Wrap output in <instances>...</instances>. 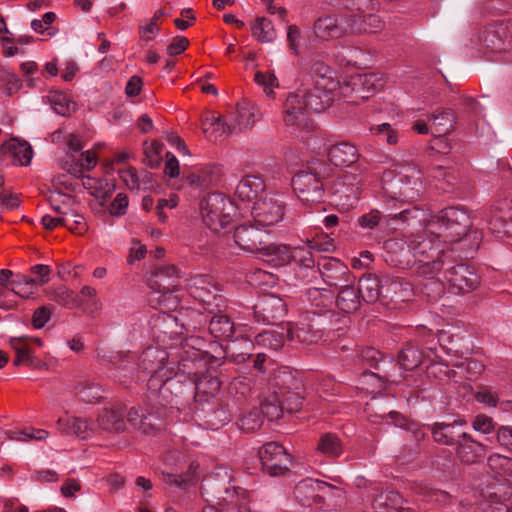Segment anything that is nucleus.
<instances>
[{
    "mask_svg": "<svg viewBox=\"0 0 512 512\" xmlns=\"http://www.w3.org/2000/svg\"><path fill=\"white\" fill-rule=\"evenodd\" d=\"M384 279H380L376 275L367 274L362 276L358 282L363 301L367 304H374L377 301L382 303Z\"/></svg>",
    "mask_w": 512,
    "mask_h": 512,
    "instance_id": "58836bf2",
    "label": "nucleus"
},
{
    "mask_svg": "<svg viewBox=\"0 0 512 512\" xmlns=\"http://www.w3.org/2000/svg\"><path fill=\"white\" fill-rule=\"evenodd\" d=\"M316 452L326 458L336 459L344 452L343 441L336 433H323L317 441Z\"/></svg>",
    "mask_w": 512,
    "mask_h": 512,
    "instance_id": "a18cd8bd",
    "label": "nucleus"
},
{
    "mask_svg": "<svg viewBox=\"0 0 512 512\" xmlns=\"http://www.w3.org/2000/svg\"><path fill=\"white\" fill-rule=\"evenodd\" d=\"M1 150L4 153H9L21 166H26L31 162L33 151L31 145L26 141L21 142L12 138L2 145Z\"/></svg>",
    "mask_w": 512,
    "mask_h": 512,
    "instance_id": "603ef678",
    "label": "nucleus"
},
{
    "mask_svg": "<svg viewBox=\"0 0 512 512\" xmlns=\"http://www.w3.org/2000/svg\"><path fill=\"white\" fill-rule=\"evenodd\" d=\"M258 456L262 470L270 476H282L290 470L292 456L278 442L265 443L260 447Z\"/></svg>",
    "mask_w": 512,
    "mask_h": 512,
    "instance_id": "9d476101",
    "label": "nucleus"
},
{
    "mask_svg": "<svg viewBox=\"0 0 512 512\" xmlns=\"http://www.w3.org/2000/svg\"><path fill=\"white\" fill-rule=\"evenodd\" d=\"M198 468V464L191 463L187 472L183 474H172V473H162V480L165 484L175 485L179 488H186L192 484H195L197 481L196 470Z\"/></svg>",
    "mask_w": 512,
    "mask_h": 512,
    "instance_id": "4d7b16f0",
    "label": "nucleus"
},
{
    "mask_svg": "<svg viewBox=\"0 0 512 512\" xmlns=\"http://www.w3.org/2000/svg\"><path fill=\"white\" fill-rule=\"evenodd\" d=\"M333 91H326L315 86L310 90H298L293 94L300 97V102L305 104L306 110L312 115L313 112L324 111L331 105Z\"/></svg>",
    "mask_w": 512,
    "mask_h": 512,
    "instance_id": "c756f323",
    "label": "nucleus"
},
{
    "mask_svg": "<svg viewBox=\"0 0 512 512\" xmlns=\"http://www.w3.org/2000/svg\"><path fill=\"white\" fill-rule=\"evenodd\" d=\"M224 176L222 166L218 164H208L196 172H191L186 176L187 182L196 188H208L217 186Z\"/></svg>",
    "mask_w": 512,
    "mask_h": 512,
    "instance_id": "c85d7f7f",
    "label": "nucleus"
},
{
    "mask_svg": "<svg viewBox=\"0 0 512 512\" xmlns=\"http://www.w3.org/2000/svg\"><path fill=\"white\" fill-rule=\"evenodd\" d=\"M102 363L112 365L116 374H119V377L132 375L137 366L135 357L130 352H111L108 355L104 354L102 356ZM117 376L118 375H115V377Z\"/></svg>",
    "mask_w": 512,
    "mask_h": 512,
    "instance_id": "79ce46f5",
    "label": "nucleus"
},
{
    "mask_svg": "<svg viewBox=\"0 0 512 512\" xmlns=\"http://www.w3.org/2000/svg\"><path fill=\"white\" fill-rule=\"evenodd\" d=\"M166 419L167 414L154 404L144 410L133 407L127 412V421L145 434L159 431Z\"/></svg>",
    "mask_w": 512,
    "mask_h": 512,
    "instance_id": "4468645a",
    "label": "nucleus"
},
{
    "mask_svg": "<svg viewBox=\"0 0 512 512\" xmlns=\"http://www.w3.org/2000/svg\"><path fill=\"white\" fill-rule=\"evenodd\" d=\"M255 122L256 115L254 112V106L247 101L237 104L235 116L236 127H238L239 130L249 129L255 124Z\"/></svg>",
    "mask_w": 512,
    "mask_h": 512,
    "instance_id": "e2e57ef3",
    "label": "nucleus"
},
{
    "mask_svg": "<svg viewBox=\"0 0 512 512\" xmlns=\"http://www.w3.org/2000/svg\"><path fill=\"white\" fill-rule=\"evenodd\" d=\"M274 392H285V390H303V381L297 376L296 372L284 368L279 370L274 376Z\"/></svg>",
    "mask_w": 512,
    "mask_h": 512,
    "instance_id": "864d4df0",
    "label": "nucleus"
},
{
    "mask_svg": "<svg viewBox=\"0 0 512 512\" xmlns=\"http://www.w3.org/2000/svg\"><path fill=\"white\" fill-rule=\"evenodd\" d=\"M313 30L315 36L324 41L350 34L348 13L321 16L315 20Z\"/></svg>",
    "mask_w": 512,
    "mask_h": 512,
    "instance_id": "2eb2a0df",
    "label": "nucleus"
},
{
    "mask_svg": "<svg viewBox=\"0 0 512 512\" xmlns=\"http://www.w3.org/2000/svg\"><path fill=\"white\" fill-rule=\"evenodd\" d=\"M512 492H505L504 495H500L498 491L489 494V500L483 501L477 508V512H507L509 511L508 505L505 503Z\"/></svg>",
    "mask_w": 512,
    "mask_h": 512,
    "instance_id": "bf43d9fd",
    "label": "nucleus"
},
{
    "mask_svg": "<svg viewBox=\"0 0 512 512\" xmlns=\"http://www.w3.org/2000/svg\"><path fill=\"white\" fill-rule=\"evenodd\" d=\"M252 216L255 224L258 226H273L282 220L284 216V204L273 196L265 197L254 203Z\"/></svg>",
    "mask_w": 512,
    "mask_h": 512,
    "instance_id": "a211bd4d",
    "label": "nucleus"
},
{
    "mask_svg": "<svg viewBox=\"0 0 512 512\" xmlns=\"http://www.w3.org/2000/svg\"><path fill=\"white\" fill-rule=\"evenodd\" d=\"M72 164L68 169V172L76 176L77 178H83L85 171H90L97 164V158L95 153L90 152L89 150L86 152H82L78 158L74 155H71Z\"/></svg>",
    "mask_w": 512,
    "mask_h": 512,
    "instance_id": "6e6d98bb",
    "label": "nucleus"
},
{
    "mask_svg": "<svg viewBox=\"0 0 512 512\" xmlns=\"http://www.w3.org/2000/svg\"><path fill=\"white\" fill-rule=\"evenodd\" d=\"M404 178L405 181H403L401 190V202L413 201L423 192V182L420 172L412 170L410 174H404Z\"/></svg>",
    "mask_w": 512,
    "mask_h": 512,
    "instance_id": "5fc2aeb1",
    "label": "nucleus"
},
{
    "mask_svg": "<svg viewBox=\"0 0 512 512\" xmlns=\"http://www.w3.org/2000/svg\"><path fill=\"white\" fill-rule=\"evenodd\" d=\"M385 261L396 268L406 269L413 266L410 240L391 238L384 242Z\"/></svg>",
    "mask_w": 512,
    "mask_h": 512,
    "instance_id": "aec40b11",
    "label": "nucleus"
},
{
    "mask_svg": "<svg viewBox=\"0 0 512 512\" xmlns=\"http://www.w3.org/2000/svg\"><path fill=\"white\" fill-rule=\"evenodd\" d=\"M423 266L421 272L431 275L437 269L442 270L443 279L455 294L472 292L480 283V277L474 267L458 261L453 249H447L438 256V262Z\"/></svg>",
    "mask_w": 512,
    "mask_h": 512,
    "instance_id": "f257e3e1",
    "label": "nucleus"
},
{
    "mask_svg": "<svg viewBox=\"0 0 512 512\" xmlns=\"http://www.w3.org/2000/svg\"><path fill=\"white\" fill-rule=\"evenodd\" d=\"M419 277L418 286L421 293L427 296L429 301H437L445 293V279L442 276V270L437 269L431 275H417Z\"/></svg>",
    "mask_w": 512,
    "mask_h": 512,
    "instance_id": "4c0bfd02",
    "label": "nucleus"
},
{
    "mask_svg": "<svg viewBox=\"0 0 512 512\" xmlns=\"http://www.w3.org/2000/svg\"><path fill=\"white\" fill-rule=\"evenodd\" d=\"M265 191L264 180L258 175L244 176L235 189V195L242 201H253Z\"/></svg>",
    "mask_w": 512,
    "mask_h": 512,
    "instance_id": "ea45409f",
    "label": "nucleus"
},
{
    "mask_svg": "<svg viewBox=\"0 0 512 512\" xmlns=\"http://www.w3.org/2000/svg\"><path fill=\"white\" fill-rule=\"evenodd\" d=\"M309 74L315 86L326 91H334L338 82L334 79L333 69L325 62L312 59L309 68Z\"/></svg>",
    "mask_w": 512,
    "mask_h": 512,
    "instance_id": "72a5a7b5",
    "label": "nucleus"
},
{
    "mask_svg": "<svg viewBox=\"0 0 512 512\" xmlns=\"http://www.w3.org/2000/svg\"><path fill=\"white\" fill-rule=\"evenodd\" d=\"M194 330H207L211 339L218 342H234L238 340V329L232 319L221 312L202 314L191 309L188 323Z\"/></svg>",
    "mask_w": 512,
    "mask_h": 512,
    "instance_id": "0eeeda50",
    "label": "nucleus"
},
{
    "mask_svg": "<svg viewBox=\"0 0 512 512\" xmlns=\"http://www.w3.org/2000/svg\"><path fill=\"white\" fill-rule=\"evenodd\" d=\"M284 341V334L276 330H264L255 336V345L274 351L280 349Z\"/></svg>",
    "mask_w": 512,
    "mask_h": 512,
    "instance_id": "0e129e2a",
    "label": "nucleus"
},
{
    "mask_svg": "<svg viewBox=\"0 0 512 512\" xmlns=\"http://www.w3.org/2000/svg\"><path fill=\"white\" fill-rule=\"evenodd\" d=\"M318 270L323 281L328 286L337 289L343 288L348 282H355L356 280L348 266L335 258H328L318 262Z\"/></svg>",
    "mask_w": 512,
    "mask_h": 512,
    "instance_id": "f3484780",
    "label": "nucleus"
},
{
    "mask_svg": "<svg viewBox=\"0 0 512 512\" xmlns=\"http://www.w3.org/2000/svg\"><path fill=\"white\" fill-rule=\"evenodd\" d=\"M74 391L81 401L96 403L103 398L104 388L93 379H83L75 385Z\"/></svg>",
    "mask_w": 512,
    "mask_h": 512,
    "instance_id": "3c124183",
    "label": "nucleus"
},
{
    "mask_svg": "<svg viewBox=\"0 0 512 512\" xmlns=\"http://www.w3.org/2000/svg\"><path fill=\"white\" fill-rule=\"evenodd\" d=\"M348 86L357 98L368 99L384 87V81L375 73H366L352 77Z\"/></svg>",
    "mask_w": 512,
    "mask_h": 512,
    "instance_id": "cd10ccee",
    "label": "nucleus"
},
{
    "mask_svg": "<svg viewBox=\"0 0 512 512\" xmlns=\"http://www.w3.org/2000/svg\"><path fill=\"white\" fill-rule=\"evenodd\" d=\"M333 169L321 159L308 162L307 167L298 171L292 178V188L298 199L307 204H319L323 201L327 180Z\"/></svg>",
    "mask_w": 512,
    "mask_h": 512,
    "instance_id": "f03ea898",
    "label": "nucleus"
},
{
    "mask_svg": "<svg viewBox=\"0 0 512 512\" xmlns=\"http://www.w3.org/2000/svg\"><path fill=\"white\" fill-rule=\"evenodd\" d=\"M456 456L465 464H474L482 461L486 456L484 444L474 440L470 434L458 433L456 443Z\"/></svg>",
    "mask_w": 512,
    "mask_h": 512,
    "instance_id": "393cba45",
    "label": "nucleus"
},
{
    "mask_svg": "<svg viewBox=\"0 0 512 512\" xmlns=\"http://www.w3.org/2000/svg\"><path fill=\"white\" fill-rule=\"evenodd\" d=\"M149 374L147 387L151 393L153 404L167 414L169 409L178 405L177 398L183 394L181 385L183 375L178 372L174 373L173 368L160 369Z\"/></svg>",
    "mask_w": 512,
    "mask_h": 512,
    "instance_id": "20e7f679",
    "label": "nucleus"
},
{
    "mask_svg": "<svg viewBox=\"0 0 512 512\" xmlns=\"http://www.w3.org/2000/svg\"><path fill=\"white\" fill-rule=\"evenodd\" d=\"M328 159L336 167H350L358 161L359 152L355 145L340 142L329 148Z\"/></svg>",
    "mask_w": 512,
    "mask_h": 512,
    "instance_id": "2f4dec72",
    "label": "nucleus"
},
{
    "mask_svg": "<svg viewBox=\"0 0 512 512\" xmlns=\"http://www.w3.org/2000/svg\"><path fill=\"white\" fill-rule=\"evenodd\" d=\"M198 352L193 353L195 356L193 359L186 358L182 359L178 363V371L184 376L187 374L189 377V383L182 385V389L189 392H194L195 403L202 404L209 401L217 400L216 394L219 392L221 382L216 375H212L210 372H201L195 369L197 362H195ZM201 364V361H198Z\"/></svg>",
    "mask_w": 512,
    "mask_h": 512,
    "instance_id": "39448f33",
    "label": "nucleus"
},
{
    "mask_svg": "<svg viewBox=\"0 0 512 512\" xmlns=\"http://www.w3.org/2000/svg\"><path fill=\"white\" fill-rule=\"evenodd\" d=\"M178 268L167 264L159 266L149 279V286L161 294L173 293L178 287Z\"/></svg>",
    "mask_w": 512,
    "mask_h": 512,
    "instance_id": "bb28decb",
    "label": "nucleus"
},
{
    "mask_svg": "<svg viewBox=\"0 0 512 512\" xmlns=\"http://www.w3.org/2000/svg\"><path fill=\"white\" fill-rule=\"evenodd\" d=\"M200 212L204 224L212 231L219 233L232 225L236 207L230 198L214 192L201 200Z\"/></svg>",
    "mask_w": 512,
    "mask_h": 512,
    "instance_id": "423d86ee",
    "label": "nucleus"
},
{
    "mask_svg": "<svg viewBox=\"0 0 512 512\" xmlns=\"http://www.w3.org/2000/svg\"><path fill=\"white\" fill-rule=\"evenodd\" d=\"M282 114L283 122L291 133H309L315 128L312 115L296 94H288L283 104Z\"/></svg>",
    "mask_w": 512,
    "mask_h": 512,
    "instance_id": "1a4fd4ad",
    "label": "nucleus"
},
{
    "mask_svg": "<svg viewBox=\"0 0 512 512\" xmlns=\"http://www.w3.org/2000/svg\"><path fill=\"white\" fill-rule=\"evenodd\" d=\"M252 35L261 43L271 42L276 37V32L271 20L265 17L257 18L252 27Z\"/></svg>",
    "mask_w": 512,
    "mask_h": 512,
    "instance_id": "680f3d73",
    "label": "nucleus"
},
{
    "mask_svg": "<svg viewBox=\"0 0 512 512\" xmlns=\"http://www.w3.org/2000/svg\"><path fill=\"white\" fill-rule=\"evenodd\" d=\"M289 341L305 345H315L327 340V334L318 324L302 322L287 329Z\"/></svg>",
    "mask_w": 512,
    "mask_h": 512,
    "instance_id": "b1692460",
    "label": "nucleus"
},
{
    "mask_svg": "<svg viewBox=\"0 0 512 512\" xmlns=\"http://www.w3.org/2000/svg\"><path fill=\"white\" fill-rule=\"evenodd\" d=\"M480 40L483 46L493 53L505 52L511 46L508 28L503 23L485 27L481 31Z\"/></svg>",
    "mask_w": 512,
    "mask_h": 512,
    "instance_id": "a878e982",
    "label": "nucleus"
},
{
    "mask_svg": "<svg viewBox=\"0 0 512 512\" xmlns=\"http://www.w3.org/2000/svg\"><path fill=\"white\" fill-rule=\"evenodd\" d=\"M259 412L269 421H275L282 417L285 410L282 408L277 392H273L261 402Z\"/></svg>",
    "mask_w": 512,
    "mask_h": 512,
    "instance_id": "052dcab7",
    "label": "nucleus"
},
{
    "mask_svg": "<svg viewBox=\"0 0 512 512\" xmlns=\"http://www.w3.org/2000/svg\"><path fill=\"white\" fill-rule=\"evenodd\" d=\"M472 227L468 212L459 207H447L438 214L431 216L426 224V230L438 241L455 243Z\"/></svg>",
    "mask_w": 512,
    "mask_h": 512,
    "instance_id": "7ed1b4c3",
    "label": "nucleus"
},
{
    "mask_svg": "<svg viewBox=\"0 0 512 512\" xmlns=\"http://www.w3.org/2000/svg\"><path fill=\"white\" fill-rule=\"evenodd\" d=\"M233 341L234 342H227L225 346L223 344L219 345V348L222 351L221 358H224L231 363L243 364L251 358L252 354L248 351H239L236 347V343L239 342L244 344L246 350H249L253 346V342L248 338L242 337L240 334H238V340Z\"/></svg>",
    "mask_w": 512,
    "mask_h": 512,
    "instance_id": "de8ad7c7",
    "label": "nucleus"
},
{
    "mask_svg": "<svg viewBox=\"0 0 512 512\" xmlns=\"http://www.w3.org/2000/svg\"><path fill=\"white\" fill-rule=\"evenodd\" d=\"M9 343L16 353V357L13 360L15 366L24 365L30 367L34 365V351L28 343V336L11 338Z\"/></svg>",
    "mask_w": 512,
    "mask_h": 512,
    "instance_id": "8fccbe9b",
    "label": "nucleus"
},
{
    "mask_svg": "<svg viewBox=\"0 0 512 512\" xmlns=\"http://www.w3.org/2000/svg\"><path fill=\"white\" fill-rule=\"evenodd\" d=\"M125 410L122 406L104 408L97 418L98 426L106 431L120 432L125 428Z\"/></svg>",
    "mask_w": 512,
    "mask_h": 512,
    "instance_id": "37998d69",
    "label": "nucleus"
},
{
    "mask_svg": "<svg viewBox=\"0 0 512 512\" xmlns=\"http://www.w3.org/2000/svg\"><path fill=\"white\" fill-rule=\"evenodd\" d=\"M196 413L208 429L218 430L230 419L229 411L218 400L196 405Z\"/></svg>",
    "mask_w": 512,
    "mask_h": 512,
    "instance_id": "5701e85b",
    "label": "nucleus"
},
{
    "mask_svg": "<svg viewBox=\"0 0 512 512\" xmlns=\"http://www.w3.org/2000/svg\"><path fill=\"white\" fill-rule=\"evenodd\" d=\"M303 390H285V392H277V395L280 399V403L282 404V408H284L287 413H295L298 412L303 405Z\"/></svg>",
    "mask_w": 512,
    "mask_h": 512,
    "instance_id": "338daca9",
    "label": "nucleus"
},
{
    "mask_svg": "<svg viewBox=\"0 0 512 512\" xmlns=\"http://www.w3.org/2000/svg\"><path fill=\"white\" fill-rule=\"evenodd\" d=\"M52 298L56 303L68 309L77 308L82 303L80 298L72 290H69L63 285L53 290Z\"/></svg>",
    "mask_w": 512,
    "mask_h": 512,
    "instance_id": "774afa93",
    "label": "nucleus"
},
{
    "mask_svg": "<svg viewBox=\"0 0 512 512\" xmlns=\"http://www.w3.org/2000/svg\"><path fill=\"white\" fill-rule=\"evenodd\" d=\"M389 219H386V222L389 220L401 221L403 224L410 225L412 221H417L419 225L424 224L426 226L427 222V214L423 209L418 208L417 206H411L401 210L399 213L390 214Z\"/></svg>",
    "mask_w": 512,
    "mask_h": 512,
    "instance_id": "13d9d810",
    "label": "nucleus"
},
{
    "mask_svg": "<svg viewBox=\"0 0 512 512\" xmlns=\"http://www.w3.org/2000/svg\"><path fill=\"white\" fill-rule=\"evenodd\" d=\"M367 10H354L348 14L350 34L375 33L382 27L379 16L368 13Z\"/></svg>",
    "mask_w": 512,
    "mask_h": 512,
    "instance_id": "7c9ffc66",
    "label": "nucleus"
},
{
    "mask_svg": "<svg viewBox=\"0 0 512 512\" xmlns=\"http://www.w3.org/2000/svg\"><path fill=\"white\" fill-rule=\"evenodd\" d=\"M270 236L267 230L256 224H242L234 231L237 246L247 252L261 254Z\"/></svg>",
    "mask_w": 512,
    "mask_h": 512,
    "instance_id": "ddd939ff",
    "label": "nucleus"
},
{
    "mask_svg": "<svg viewBox=\"0 0 512 512\" xmlns=\"http://www.w3.org/2000/svg\"><path fill=\"white\" fill-rule=\"evenodd\" d=\"M385 399H373L371 403H368L366 406L367 417L372 423H392L400 428H407L412 430L410 426H408V421L404 415L399 413L394 409H388L384 407Z\"/></svg>",
    "mask_w": 512,
    "mask_h": 512,
    "instance_id": "412c9836",
    "label": "nucleus"
},
{
    "mask_svg": "<svg viewBox=\"0 0 512 512\" xmlns=\"http://www.w3.org/2000/svg\"><path fill=\"white\" fill-rule=\"evenodd\" d=\"M488 229L496 237H512V206L507 201L500 203L486 216Z\"/></svg>",
    "mask_w": 512,
    "mask_h": 512,
    "instance_id": "4be33fe9",
    "label": "nucleus"
},
{
    "mask_svg": "<svg viewBox=\"0 0 512 512\" xmlns=\"http://www.w3.org/2000/svg\"><path fill=\"white\" fill-rule=\"evenodd\" d=\"M287 306L282 298L274 294L264 295L253 307L256 322L276 325L283 321Z\"/></svg>",
    "mask_w": 512,
    "mask_h": 512,
    "instance_id": "9b49d317",
    "label": "nucleus"
},
{
    "mask_svg": "<svg viewBox=\"0 0 512 512\" xmlns=\"http://www.w3.org/2000/svg\"><path fill=\"white\" fill-rule=\"evenodd\" d=\"M464 419H457L451 423L436 422L428 424L426 427L431 431L433 440L441 445L453 446L456 445L458 433L454 431L456 426L466 425Z\"/></svg>",
    "mask_w": 512,
    "mask_h": 512,
    "instance_id": "f704fd0d",
    "label": "nucleus"
},
{
    "mask_svg": "<svg viewBox=\"0 0 512 512\" xmlns=\"http://www.w3.org/2000/svg\"><path fill=\"white\" fill-rule=\"evenodd\" d=\"M424 359H429L433 363H440L441 357L435 346H429L421 349L416 343H407L399 352L398 362L393 366L399 365L404 370H413L417 368Z\"/></svg>",
    "mask_w": 512,
    "mask_h": 512,
    "instance_id": "dca6fc26",
    "label": "nucleus"
},
{
    "mask_svg": "<svg viewBox=\"0 0 512 512\" xmlns=\"http://www.w3.org/2000/svg\"><path fill=\"white\" fill-rule=\"evenodd\" d=\"M189 295L203 308L202 314L221 312L225 307V298L206 275L191 277L188 284Z\"/></svg>",
    "mask_w": 512,
    "mask_h": 512,
    "instance_id": "6e6552de",
    "label": "nucleus"
},
{
    "mask_svg": "<svg viewBox=\"0 0 512 512\" xmlns=\"http://www.w3.org/2000/svg\"><path fill=\"white\" fill-rule=\"evenodd\" d=\"M382 293V304L395 307L414 296V287L404 278H384Z\"/></svg>",
    "mask_w": 512,
    "mask_h": 512,
    "instance_id": "6ab92c4d",
    "label": "nucleus"
},
{
    "mask_svg": "<svg viewBox=\"0 0 512 512\" xmlns=\"http://www.w3.org/2000/svg\"><path fill=\"white\" fill-rule=\"evenodd\" d=\"M360 359L363 363L369 367L381 371L380 373H373L372 375L377 376L385 381H389L391 376L389 371L385 368L387 365H394L392 357L384 356L382 352L374 347H366L360 352Z\"/></svg>",
    "mask_w": 512,
    "mask_h": 512,
    "instance_id": "e433bc0d",
    "label": "nucleus"
},
{
    "mask_svg": "<svg viewBox=\"0 0 512 512\" xmlns=\"http://www.w3.org/2000/svg\"><path fill=\"white\" fill-rule=\"evenodd\" d=\"M401 500L402 498L398 492L385 491L381 492L380 494L374 497L373 507L375 509H395L398 510L399 512H404L406 511V509L399 506ZM407 511L409 512L410 509L407 508Z\"/></svg>",
    "mask_w": 512,
    "mask_h": 512,
    "instance_id": "69168bd1",
    "label": "nucleus"
},
{
    "mask_svg": "<svg viewBox=\"0 0 512 512\" xmlns=\"http://www.w3.org/2000/svg\"><path fill=\"white\" fill-rule=\"evenodd\" d=\"M355 282H348L343 288L338 289L335 304L343 313H354L359 310L363 301L358 286Z\"/></svg>",
    "mask_w": 512,
    "mask_h": 512,
    "instance_id": "473e14b6",
    "label": "nucleus"
},
{
    "mask_svg": "<svg viewBox=\"0 0 512 512\" xmlns=\"http://www.w3.org/2000/svg\"><path fill=\"white\" fill-rule=\"evenodd\" d=\"M168 354L158 347H148L139 356L137 368L143 373L156 372L160 369H170L165 360Z\"/></svg>",
    "mask_w": 512,
    "mask_h": 512,
    "instance_id": "c9c22d12",
    "label": "nucleus"
},
{
    "mask_svg": "<svg viewBox=\"0 0 512 512\" xmlns=\"http://www.w3.org/2000/svg\"><path fill=\"white\" fill-rule=\"evenodd\" d=\"M411 259L416 265V275H425L421 272L423 266L438 262V256L447 249L438 250L434 242L426 234H417L410 239Z\"/></svg>",
    "mask_w": 512,
    "mask_h": 512,
    "instance_id": "f8f14e48",
    "label": "nucleus"
},
{
    "mask_svg": "<svg viewBox=\"0 0 512 512\" xmlns=\"http://www.w3.org/2000/svg\"><path fill=\"white\" fill-rule=\"evenodd\" d=\"M481 241L482 232L477 229H469L465 235L461 236L460 240L451 243V245L455 246L452 248L454 252H459L458 257L460 259H472L476 255Z\"/></svg>",
    "mask_w": 512,
    "mask_h": 512,
    "instance_id": "a19ab883",
    "label": "nucleus"
},
{
    "mask_svg": "<svg viewBox=\"0 0 512 512\" xmlns=\"http://www.w3.org/2000/svg\"><path fill=\"white\" fill-rule=\"evenodd\" d=\"M432 121L431 134L434 136H444L450 133L456 124V115L450 108H443L434 111L430 118Z\"/></svg>",
    "mask_w": 512,
    "mask_h": 512,
    "instance_id": "c03bdc74",
    "label": "nucleus"
},
{
    "mask_svg": "<svg viewBox=\"0 0 512 512\" xmlns=\"http://www.w3.org/2000/svg\"><path fill=\"white\" fill-rule=\"evenodd\" d=\"M404 173H396L392 170L384 171L381 177V187L387 200L401 202V190Z\"/></svg>",
    "mask_w": 512,
    "mask_h": 512,
    "instance_id": "49530a36",
    "label": "nucleus"
},
{
    "mask_svg": "<svg viewBox=\"0 0 512 512\" xmlns=\"http://www.w3.org/2000/svg\"><path fill=\"white\" fill-rule=\"evenodd\" d=\"M293 251L294 249L288 245L271 243L268 240L261 255L266 257L268 262H272L274 266H283L292 261Z\"/></svg>",
    "mask_w": 512,
    "mask_h": 512,
    "instance_id": "09e8293b",
    "label": "nucleus"
}]
</instances>
